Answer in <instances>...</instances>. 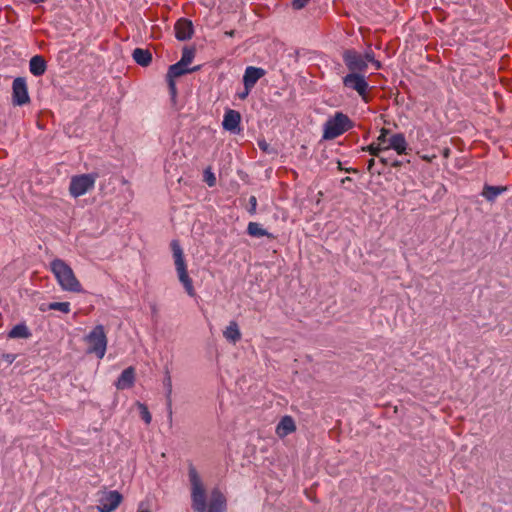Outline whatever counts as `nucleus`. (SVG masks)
<instances>
[{
    "instance_id": "e433bc0d",
    "label": "nucleus",
    "mask_w": 512,
    "mask_h": 512,
    "mask_svg": "<svg viewBox=\"0 0 512 512\" xmlns=\"http://www.w3.org/2000/svg\"><path fill=\"white\" fill-rule=\"evenodd\" d=\"M251 89H247L244 87V91L239 93L238 94V97L241 99V100H244L250 93Z\"/></svg>"
},
{
    "instance_id": "aec40b11",
    "label": "nucleus",
    "mask_w": 512,
    "mask_h": 512,
    "mask_svg": "<svg viewBox=\"0 0 512 512\" xmlns=\"http://www.w3.org/2000/svg\"><path fill=\"white\" fill-rule=\"evenodd\" d=\"M225 339L231 343H236L241 339V332L236 321H231L223 332Z\"/></svg>"
},
{
    "instance_id": "58836bf2",
    "label": "nucleus",
    "mask_w": 512,
    "mask_h": 512,
    "mask_svg": "<svg viewBox=\"0 0 512 512\" xmlns=\"http://www.w3.org/2000/svg\"><path fill=\"white\" fill-rule=\"evenodd\" d=\"M402 162L399 161V160H393L391 161L390 165L393 166V167H399L401 166Z\"/></svg>"
},
{
    "instance_id": "c9c22d12",
    "label": "nucleus",
    "mask_w": 512,
    "mask_h": 512,
    "mask_svg": "<svg viewBox=\"0 0 512 512\" xmlns=\"http://www.w3.org/2000/svg\"><path fill=\"white\" fill-rule=\"evenodd\" d=\"M388 133H389V130H387V129L383 128V129L381 130V134H380V135H379V137H378V141H379L380 143H385V142H386V136H387V134H388Z\"/></svg>"
},
{
    "instance_id": "79ce46f5",
    "label": "nucleus",
    "mask_w": 512,
    "mask_h": 512,
    "mask_svg": "<svg viewBox=\"0 0 512 512\" xmlns=\"http://www.w3.org/2000/svg\"><path fill=\"white\" fill-rule=\"evenodd\" d=\"M346 172H352V173H355L357 170L356 169H353V168H349V169H346L345 170Z\"/></svg>"
},
{
    "instance_id": "9d476101",
    "label": "nucleus",
    "mask_w": 512,
    "mask_h": 512,
    "mask_svg": "<svg viewBox=\"0 0 512 512\" xmlns=\"http://www.w3.org/2000/svg\"><path fill=\"white\" fill-rule=\"evenodd\" d=\"M343 85L346 88L355 90L363 99H366L368 83L364 75L349 73L343 78Z\"/></svg>"
},
{
    "instance_id": "4be33fe9",
    "label": "nucleus",
    "mask_w": 512,
    "mask_h": 512,
    "mask_svg": "<svg viewBox=\"0 0 512 512\" xmlns=\"http://www.w3.org/2000/svg\"><path fill=\"white\" fill-rule=\"evenodd\" d=\"M247 233L252 237H263L266 236L268 238H274V236L269 233L267 230L261 227V225L257 222H250L247 226Z\"/></svg>"
},
{
    "instance_id": "39448f33",
    "label": "nucleus",
    "mask_w": 512,
    "mask_h": 512,
    "mask_svg": "<svg viewBox=\"0 0 512 512\" xmlns=\"http://www.w3.org/2000/svg\"><path fill=\"white\" fill-rule=\"evenodd\" d=\"M88 343V353L95 354L99 359L105 355L107 348V337L102 325H97L93 330L85 336Z\"/></svg>"
},
{
    "instance_id": "5701e85b",
    "label": "nucleus",
    "mask_w": 512,
    "mask_h": 512,
    "mask_svg": "<svg viewBox=\"0 0 512 512\" xmlns=\"http://www.w3.org/2000/svg\"><path fill=\"white\" fill-rule=\"evenodd\" d=\"M31 336V332L29 331L28 327L24 324H17L15 325L8 333V337L12 339L17 338H29Z\"/></svg>"
},
{
    "instance_id": "37998d69",
    "label": "nucleus",
    "mask_w": 512,
    "mask_h": 512,
    "mask_svg": "<svg viewBox=\"0 0 512 512\" xmlns=\"http://www.w3.org/2000/svg\"><path fill=\"white\" fill-rule=\"evenodd\" d=\"M45 1H46V0H32V2H33V3H36V4H38V3H43V2H45Z\"/></svg>"
},
{
    "instance_id": "473e14b6",
    "label": "nucleus",
    "mask_w": 512,
    "mask_h": 512,
    "mask_svg": "<svg viewBox=\"0 0 512 512\" xmlns=\"http://www.w3.org/2000/svg\"><path fill=\"white\" fill-rule=\"evenodd\" d=\"M258 146L265 153L270 154V153L274 152L273 149L270 148V145L265 140H259Z\"/></svg>"
},
{
    "instance_id": "c756f323",
    "label": "nucleus",
    "mask_w": 512,
    "mask_h": 512,
    "mask_svg": "<svg viewBox=\"0 0 512 512\" xmlns=\"http://www.w3.org/2000/svg\"><path fill=\"white\" fill-rule=\"evenodd\" d=\"M167 81H168V88H169V93H170L171 99H172V101H174L176 98V95H177L175 81H174V79H171V78H167Z\"/></svg>"
},
{
    "instance_id": "423d86ee",
    "label": "nucleus",
    "mask_w": 512,
    "mask_h": 512,
    "mask_svg": "<svg viewBox=\"0 0 512 512\" xmlns=\"http://www.w3.org/2000/svg\"><path fill=\"white\" fill-rule=\"evenodd\" d=\"M98 175L95 173L73 176L70 180L69 192L77 198L94 188Z\"/></svg>"
},
{
    "instance_id": "f03ea898",
    "label": "nucleus",
    "mask_w": 512,
    "mask_h": 512,
    "mask_svg": "<svg viewBox=\"0 0 512 512\" xmlns=\"http://www.w3.org/2000/svg\"><path fill=\"white\" fill-rule=\"evenodd\" d=\"M50 268L62 290L74 293L82 291V286L72 268L64 260L54 259L50 263Z\"/></svg>"
},
{
    "instance_id": "412c9836",
    "label": "nucleus",
    "mask_w": 512,
    "mask_h": 512,
    "mask_svg": "<svg viewBox=\"0 0 512 512\" xmlns=\"http://www.w3.org/2000/svg\"><path fill=\"white\" fill-rule=\"evenodd\" d=\"M506 190V186H491L486 184L483 188L482 195L486 198V200L493 202L497 196H499Z\"/></svg>"
},
{
    "instance_id": "1a4fd4ad",
    "label": "nucleus",
    "mask_w": 512,
    "mask_h": 512,
    "mask_svg": "<svg viewBox=\"0 0 512 512\" xmlns=\"http://www.w3.org/2000/svg\"><path fill=\"white\" fill-rule=\"evenodd\" d=\"M12 102L17 106H22L30 102L27 83L23 77H17L13 81Z\"/></svg>"
},
{
    "instance_id": "a19ab883",
    "label": "nucleus",
    "mask_w": 512,
    "mask_h": 512,
    "mask_svg": "<svg viewBox=\"0 0 512 512\" xmlns=\"http://www.w3.org/2000/svg\"><path fill=\"white\" fill-rule=\"evenodd\" d=\"M234 33H235V31L231 30V31L226 32V35L229 36V37H233Z\"/></svg>"
},
{
    "instance_id": "2eb2a0df",
    "label": "nucleus",
    "mask_w": 512,
    "mask_h": 512,
    "mask_svg": "<svg viewBox=\"0 0 512 512\" xmlns=\"http://www.w3.org/2000/svg\"><path fill=\"white\" fill-rule=\"evenodd\" d=\"M296 430V425L291 416H284L276 427V434L280 438H284Z\"/></svg>"
},
{
    "instance_id": "6e6552de",
    "label": "nucleus",
    "mask_w": 512,
    "mask_h": 512,
    "mask_svg": "<svg viewBox=\"0 0 512 512\" xmlns=\"http://www.w3.org/2000/svg\"><path fill=\"white\" fill-rule=\"evenodd\" d=\"M343 61L350 73L362 72L367 68L363 55L352 49H347L343 52Z\"/></svg>"
},
{
    "instance_id": "cd10ccee",
    "label": "nucleus",
    "mask_w": 512,
    "mask_h": 512,
    "mask_svg": "<svg viewBox=\"0 0 512 512\" xmlns=\"http://www.w3.org/2000/svg\"><path fill=\"white\" fill-rule=\"evenodd\" d=\"M363 57L366 60V64L371 62L375 66V69L381 68V63L374 58V53L372 51L366 52Z\"/></svg>"
},
{
    "instance_id": "393cba45",
    "label": "nucleus",
    "mask_w": 512,
    "mask_h": 512,
    "mask_svg": "<svg viewBox=\"0 0 512 512\" xmlns=\"http://www.w3.org/2000/svg\"><path fill=\"white\" fill-rule=\"evenodd\" d=\"M40 310L41 311H46V310H58V311H61L62 313H69L70 312V303L69 302H52V303H49L47 306H45V304H42L40 306Z\"/></svg>"
},
{
    "instance_id": "f704fd0d",
    "label": "nucleus",
    "mask_w": 512,
    "mask_h": 512,
    "mask_svg": "<svg viewBox=\"0 0 512 512\" xmlns=\"http://www.w3.org/2000/svg\"><path fill=\"white\" fill-rule=\"evenodd\" d=\"M249 205H250V208L248 209V212L250 214H255L256 213V207H257V199L255 196H250L249 198Z\"/></svg>"
},
{
    "instance_id": "7c9ffc66",
    "label": "nucleus",
    "mask_w": 512,
    "mask_h": 512,
    "mask_svg": "<svg viewBox=\"0 0 512 512\" xmlns=\"http://www.w3.org/2000/svg\"><path fill=\"white\" fill-rule=\"evenodd\" d=\"M374 166H375V160H374L373 158H371V159L368 161L367 170H368L371 174H377V175H382V174H384V169H374Z\"/></svg>"
},
{
    "instance_id": "bb28decb",
    "label": "nucleus",
    "mask_w": 512,
    "mask_h": 512,
    "mask_svg": "<svg viewBox=\"0 0 512 512\" xmlns=\"http://www.w3.org/2000/svg\"><path fill=\"white\" fill-rule=\"evenodd\" d=\"M137 405H138V408L140 410V416H141L142 420L146 424H150L151 420H152V416H151L147 406L145 404H143V403H140V402H138Z\"/></svg>"
},
{
    "instance_id": "dca6fc26",
    "label": "nucleus",
    "mask_w": 512,
    "mask_h": 512,
    "mask_svg": "<svg viewBox=\"0 0 512 512\" xmlns=\"http://www.w3.org/2000/svg\"><path fill=\"white\" fill-rule=\"evenodd\" d=\"M200 69V66H195L193 68H187L184 64H181V62H177L173 65H171L168 69L167 78L175 79L177 77H180L182 75H185L187 73H192L195 71H198Z\"/></svg>"
},
{
    "instance_id": "a878e982",
    "label": "nucleus",
    "mask_w": 512,
    "mask_h": 512,
    "mask_svg": "<svg viewBox=\"0 0 512 512\" xmlns=\"http://www.w3.org/2000/svg\"><path fill=\"white\" fill-rule=\"evenodd\" d=\"M195 57V49L191 47H184L182 51V57L179 60L181 64L185 66L189 65Z\"/></svg>"
},
{
    "instance_id": "c03bdc74",
    "label": "nucleus",
    "mask_w": 512,
    "mask_h": 512,
    "mask_svg": "<svg viewBox=\"0 0 512 512\" xmlns=\"http://www.w3.org/2000/svg\"><path fill=\"white\" fill-rule=\"evenodd\" d=\"M348 181H351V178L350 177H346L342 180V182H348Z\"/></svg>"
},
{
    "instance_id": "0eeeda50",
    "label": "nucleus",
    "mask_w": 512,
    "mask_h": 512,
    "mask_svg": "<svg viewBox=\"0 0 512 512\" xmlns=\"http://www.w3.org/2000/svg\"><path fill=\"white\" fill-rule=\"evenodd\" d=\"M122 500L123 497L121 493L116 490L103 491L98 500L99 505L97 509L99 512H112L120 505Z\"/></svg>"
},
{
    "instance_id": "c85d7f7f",
    "label": "nucleus",
    "mask_w": 512,
    "mask_h": 512,
    "mask_svg": "<svg viewBox=\"0 0 512 512\" xmlns=\"http://www.w3.org/2000/svg\"><path fill=\"white\" fill-rule=\"evenodd\" d=\"M363 149L368 151L371 155L376 156V157H379L380 153L382 151L386 150L385 148H381L380 146H375L374 144H371Z\"/></svg>"
},
{
    "instance_id": "20e7f679",
    "label": "nucleus",
    "mask_w": 512,
    "mask_h": 512,
    "mask_svg": "<svg viewBox=\"0 0 512 512\" xmlns=\"http://www.w3.org/2000/svg\"><path fill=\"white\" fill-rule=\"evenodd\" d=\"M353 126V122L346 114L336 112L335 115L329 118L324 124L323 139H335L346 131L352 129Z\"/></svg>"
},
{
    "instance_id": "ea45409f",
    "label": "nucleus",
    "mask_w": 512,
    "mask_h": 512,
    "mask_svg": "<svg viewBox=\"0 0 512 512\" xmlns=\"http://www.w3.org/2000/svg\"><path fill=\"white\" fill-rule=\"evenodd\" d=\"M5 358H6V360H8L11 363L15 357L11 354H7V355H5Z\"/></svg>"
},
{
    "instance_id": "72a5a7b5",
    "label": "nucleus",
    "mask_w": 512,
    "mask_h": 512,
    "mask_svg": "<svg viewBox=\"0 0 512 512\" xmlns=\"http://www.w3.org/2000/svg\"><path fill=\"white\" fill-rule=\"evenodd\" d=\"M310 0H292V7L296 10L304 8Z\"/></svg>"
},
{
    "instance_id": "a211bd4d",
    "label": "nucleus",
    "mask_w": 512,
    "mask_h": 512,
    "mask_svg": "<svg viewBox=\"0 0 512 512\" xmlns=\"http://www.w3.org/2000/svg\"><path fill=\"white\" fill-rule=\"evenodd\" d=\"M394 149L398 154H403L407 148V142L403 134L397 133L390 137L389 145L385 147L386 150Z\"/></svg>"
},
{
    "instance_id": "9b49d317",
    "label": "nucleus",
    "mask_w": 512,
    "mask_h": 512,
    "mask_svg": "<svg viewBox=\"0 0 512 512\" xmlns=\"http://www.w3.org/2000/svg\"><path fill=\"white\" fill-rule=\"evenodd\" d=\"M194 32L193 24L186 18L179 19L175 24V36L180 41L188 40Z\"/></svg>"
},
{
    "instance_id": "ddd939ff",
    "label": "nucleus",
    "mask_w": 512,
    "mask_h": 512,
    "mask_svg": "<svg viewBox=\"0 0 512 512\" xmlns=\"http://www.w3.org/2000/svg\"><path fill=\"white\" fill-rule=\"evenodd\" d=\"M241 115L238 111L228 109L224 114L222 126L226 131L236 132L239 130Z\"/></svg>"
},
{
    "instance_id": "f8f14e48",
    "label": "nucleus",
    "mask_w": 512,
    "mask_h": 512,
    "mask_svg": "<svg viewBox=\"0 0 512 512\" xmlns=\"http://www.w3.org/2000/svg\"><path fill=\"white\" fill-rule=\"evenodd\" d=\"M265 75V70L258 67L249 66L246 68L243 83L247 89H252L257 81Z\"/></svg>"
},
{
    "instance_id": "4c0bfd02",
    "label": "nucleus",
    "mask_w": 512,
    "mask_h": 512,
    "mask_svg": "<svg viewBox=\"0 0 512 512\" xmlns=\"http://www.w3.org/2000/svg\"><path fill=\"white\" fill-rule=\"evenodd\" d=\"M378 158H379V162H380L383 166H386V165H388V164H390V163H391V162H390V160H389V158H387V157H384V156H380V155H379V157H378Z\"/></svg>"
},
{
    "instance_id": "f3484780",
    "label": "nucleus",
    "mask_w": 512,
    "mask_h": 512,
    "mask_svg": "<svg viewBox=\"0 0 512 512\" xmlns=\"http://www.w3.org/2000/svg\"><path fill=\"white\" fill-rule=\"evenodd\" d=\"M29 69L34 76L38 77L43 75L47 69L45 59L41 55L33 56L29 62Z\"/></svg>"
},
{
    "instance_id": "6ab92c4d",
    "label": "nucleus",
    "mask_w": 512,
    "mask_h": 512,
    "mask_svg": "<svg viewBox=\"0 0 512 512\" xmlns=\"http://www.w3.org/2000/svg\"><path fill=\"white\" fill-rule=\"evenodd\" d=\"M133 60L142 67H147L152 61V54L148 49L136 48L132 53Z\"/></svg>"
},
{
    "instance_id": "7ed1b4c3",
    "label": "nucleus",
    "mask_w": 512,
    "mask_h": 512,
    "mask_svg": "<svg viewBox=\"0 0 512 512\" xmlns=\"http://www.w3.org/2000/svg\"><path fill=\"white\" fill-rule=\"evenodd\" d=\"M171 250L173 253L174 264L178 274V279L183 285L187 294L191 297L195 296V289L193 287L192 279L189 277L187 272V265L184 258L183 250L178 240H172L170 243Z\"/></svg>"
},
{
    "instance_id": "b1692460",
    "label": "nucleus",
    "mask_w": 512,
    "mask_h": 512,
    "mask_svg": "<svg viewBox=\"0 0 512 512\" xmlns=\"http://www.w3.org/2000/svg\"><path fill=\"white\" fill-rule=\"evenodd\" d=\"M164 386L166 388V400H167V409H168V416L169 419L172 420V400H171V394H172V380L169 372H166V376L164 378Z\"/></svg>"
},
{
    "instance_id": "a18cd8bd",
    "label": "nucleus",
    "mask_w": 512,
    "mask_h": 512,
    "mask_svg": "<svg viewBox=\"0 0 512 512\" xmlns=\"http://www.w3.org/2000/svg\"><path fill=\"white\" fill-rule=\"evenodd\" d=\"M139 512H149V511H146V510H142V511H139Z\"/></svg>"
},
{
    "instance_id": "4468645a",
    "label": "nucleus",
    "mask_w": 512,
    "mask_h": 512,
    "mask_svg": "<svg viewBox=\"0 0 512 512\" xmlns=\"http://www.w3.org/2000/svg\"><path fill=\"white\" fill-rule=\"evenodd\" d=\"M135 381V370L133 367H128L125 370L122 371L121 375L119 376L116 387L119 390L128 389L133 386Z\"/></svg>"
},
{
    "instance_id": "2f4dec72",
    "label": "nucleus",
    "mask_w": 512,
    "mask_h": 512,
    "mask_svg": "<svg viewBox=\"0 0 512 512\" xmlns=\"http://www.w3.org/2000/svg\"><path fill=\"white\" fill-rule=\"evenodd\" d=\"M205 181L210 187H213L216 184V178L209 170L205 172Z\"/></svg>"
},
{
    "instance_id": "f257e3e1",
    "label": "nucleus",
    "mask_w": 512,
    "mask_h": 512,
    "mask_svg": "<svg viewBox=\"0 0 512 512\" xmlns=\"http://www.w3.org/2000/svg\"><path fill=\"white\" fill-rule=\"evenodd\" d=\"M189 481L191 484L192 508L195 512H224L226 510V499L218 490L213 489L207 507L206 491L202 480L193 465L188 469Z\"/></svg>"
}]
</instances>
